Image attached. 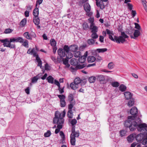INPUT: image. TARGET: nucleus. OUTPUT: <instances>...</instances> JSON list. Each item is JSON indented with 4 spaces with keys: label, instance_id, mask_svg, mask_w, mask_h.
<instances>
[{
    "label": "nucleus",
    "instance_id": "obj_1",
    "mask_svg": "<svg viewBox=\"0 0 147 147\" xmlns=\"http://www.w3.org/2000/svg\"><path fill=\"white\" fill-rule=\"evenodd\" d=\"M134 117L128 116V119L125 122L124 125L125 127H129L131 131H133L135 129L138 128L139 125H141L137 123L138 121H136L135 119L132 118H134Z\"/></svg>",
    "mask_w": 147,
    "mask_h": 147
},
{
    "label": "nucleus",
    "instance_id": "obj_2",
    "mask_svg": "<svg viewBox=\"0 0 147 147\" xmlns=\"http://www.w3.org/2000/svg\"><path fill=\"white\" fill-rule=\"evenodd\" d=\"M138 131H142V130L144 131V138L142 140L141 143L144 145L147 144V125L145 123L141 124L139 125L138 128Z\"/></svg>",
    "mask_w": 147,
    "mask_h": 147
},
{
    "label": "nucleus",
    "instance_id": "obj_3",
    "mask_svg": "<svg viewBox=\"0 0 147 147\" xmlns=\"http://www.w3.org/2000/svg\"><path fill=\"white\" fill-rule=\"evenodd\" d=\"M75 126H73L71 133L70 135V143L71 145L74 146L75 145L76 137H78L79 135L78 131H75Z\"/></svg>",
    "mask_w": 147,
    "mask_h": 147
},
{
    "label": "nucleus",
    "instance_id": "obj_4",
    "mask_svg": "<svg viewBox=\"0 0 147 147\" xmlns=\"http://www.w3.org/2000/svg\"><path fill=\"white\" fill-rule=\"evenodd\" d=\"M12 40V38H11L9 40L8 38H6L4 39H0V41L3 43V45L4 47H6L10 49H15L16 45L15 44H12L11 43L13 42L11 41Z\"/></svg>",
    "mask_w": 147,
    "mask_h": 147
},
{
    "label": "nucleus",
    "instance_id": "obj_5",
    "mask_svg": "<svg viewBox=\"0 0 147 147\" xmlns=\"http://www.w3.org/2000/svg\"><path fill=\"white\" fill-rule=\"evenodd\" d=\"M130 113L132 116H129L134 117L132 118L135 119L136 121H138V122L140 121V123H141V120L139 116H138V109L137 107H133L130 109Z\"/></svg>",
    "mask_w": 147,
    "mask_h": 147
},
{
    "label": "nucleus",
    "instance_id": "obj_6",
    "mask_svg": "<svg viewBox=\"0 0 147 147\" xmlns=\"http://www.w3.org/2000/svg\"><path fill=\"white\" fill-rule=\"evenodd\" d=\"M61 114H60L58 111L55 112V117L53 118V123L54 124L56 123H64V120L63 118L61 117Z\"/></svg>",
    "mask_w": 147,
    "mask_h": 147
},
{
    "label": "nucleus",
    "instance_id": "obj_7",
    "mask_svg": "<svg viewBox=\"0 0 147 147\" xmlns=\"http://www.w3.org/2000/svg\"><path fill=\"white\" fill-rule=\"evenodd\" d=\"M121 35L118 36L116 38L117 41V43H123L125 41V38H128L129 36L127 35L124 32H121Z\"/></svg>",
    "mask_w": 147,
    "mask_h": 147
},
{
    "label": "nucleus",
    "instance_id": "obj_8",
    "mask_svg": "<svg viewBox=\"0 0 147 147\" xmlns=\"http://www.w3.org/2000/svg\"><path fill=\"white\" fill-rule=\"evenodd\" d=\"M68 101L69 103L68 106L69 107L74 106L76 102L74 99V94L70 93L69 94L68 96Z\"/></svg>",
    "mask_w": 147,
    "mask_h": 147
},
{
    "label": "nucleus",
    "instance_id": "obj_9",
    "mask_svg": "<svg viewBox=\"0 0 147 147\" xmlns=\"http://www.w3.org/2000/svg\"><path fill=\"white\" fill-rule=\"evenodd\" d=\"M84 8L85 11L86 12V15L89 16H91L92 14V12H90L91 10V7L89 4L86 3L84 5Z\"/></svg>",
    "mask_w": 147,
    "mask_h": 147
},
{
    "label": "nucleus",
    "instance_id": "obj_10",
    "mask_svg": "<svg viewBox=\"0 0 147 147\" xmlns=\"http://www.w3.org/2000/svg\"><path fill=\"white\" fill-rule=\"evenodd\" d=\"M57 96L60 99V105L61 107H65L66 105V102L65 101V96L63 95H58Z\"/></svg>",
    "mask_w": 147,
    "mask_h": 147
},
{
    "label": "nucleus",
    "instance_id": "obj_11",
    "mask_svg": "<svg viewBox=\"0 0 147 147\" xmlns=\"http://www.w3.org/2000/svg\"><path fill=\"white\" fill-rule=\"evenodd\" d=\"M142 133L140 134L137 135H136V137L135 138L138 142H141L144 138V131L142 130Z\"/></svg>",
    "mask_w": 147,
    "mask_h": 147
},
{
    "label": "nucleus",
    "instance_id": "obj_12",
    "mask_svg": "<svg viewBox=\"0 0 147 147\" xmlns=\"http://www.w3.org/2000/svg\"><path fill=\"white\" fill-rule=\"evenodd\" d=\"M68 109L69 110L67 112V115L69 118H72L73 117V115L72 110H75V107H69V106H68Z\"/></svg>",
    "mask_w": 147,
    "mask_h": 147
},
{
    "label": "nucleus",
    "instance_id": "obj_13",
    "mask_svg": "<svg viewBox=\"0 0 147 147\" xmlns=\"http://www.w3.org/2000/svg\"><path fill=\"white\" fill-rule=\"evenodd\" d=\"M134 36L131 35L130 36L131 38L136 39V38L140 35V31L138 30H134Z\"/></svg>",
    "mask_w": 147,
    "mask_h": 147
},
{
    "label": "nucleus",
    "instance_id": "obj_14",
    "mask_svg": "<svg viewBox=\"0 0 147 147\" xmlns=\"http://www.w3.org/2000/svg\"><path fill=\"white\" fill-rule=\"evenodd\" d=\"M87 54L88 52L86 51L84 55L82 56L81 57H79L78 59L79 62L81 63H84L86 61V57L87 56Z\"/></svg>",
    "mask_w": 147,
    "mask_h": 147
},
{
    "label": "nucleus",
    "instance_id": "obj_15",
    "mask_svg": "<svg viewBox=\"0 0 147 147\" xmlns=\"http://www.w3.org/2000/svg\"><path fill=\"white\" fill-rule=\"evenodd\" d=\"M57 53L60 56L64 57L66 56L65 52L62 49H59L57 50Z\"/></svg>",
    "mask_w": 147,
    "mask_h": 147
},
{
    "label": "nucleus",
    "instance_id": "obj_16",
    "mask_svg": "<svg viewBox=\"0 0 147 147\" xmlns=\"http://www.w3.org/2000/svg\"><path fill=\"white\" fill-rule=\"evenodd\" d=\"M13 42H19L20 43H23L24 41V39L22 37H18L17 38H12Z\"/></svg>",
    "mask_w": 147,
    "mask_h": 147
},
{
    "label": "nucleus",
    "instance_id": "obj_17",
    "mask_svg": "<svg viewBox=\"0 0 147 147\" xmlns=\"http://www.w3.org/2000/svg\"><path fill=\"white\" fill-rule=\"evenodd\" d=\"M90 29L91 30V32H98V27L95 26L94 25L90 24Z\"/></svg>",
    "mask_w": 147,
    "mask_h": 147
},
{
    "label": "nucleus",
    "instance_id": "obj_18",
    "mask_svg": "<svg viewBox=\"0 0 147 147\" xmlns=\"http://www.w3.org/2000/svg\"><path fill=\"white\" fill-rule=\"evenodd\" d=\"M56 123L58 125L57 126V128L56 129L55 131V133L56 134H57L59 132L60 129L62 128V125L63 123Z\"/></svg>",
    "mask_w": 147,
    "mask_h": 147
},
{
    "label": "nucleus",
    "instance_id": "obj_19",
    "mask_svg": "<svg viewBox=\"0 0 147 147\" xmlns=\"http://www.w3.org/2000/svg\"><path fill=\"white\" fill-rule=\"evenodd\" d=\"M78 60L77 59L72 58L70 60V64L73 66H76L78 64Z\"/></svg>",
    "mask_w": 147,
    "mask_h": 147
},
{
    "label": "nucleus",
    "instance_id": "obj_20",
    "mask_svg": "<svg viewBox=\"0 0 147 147\" xmlns=\"http://www.w3.org/2000/svg\"><path fill=\"white\" fill-rule=\"evenodd\" d=\"M136 137V134H131L127 137V140L129 142H131L133 141Z\"/></svg>",
    "mask_w": 147,
    "mask_h": 147
},
{
    "label": "nucleus",
    "instance_id": "obj_21",
    "mask_svg": "<svg viewBox=\"0 0 147 147\" xmlns=\"http://www.w3.org/2000/svg\"><path fill=\"white\" fill-rule=\"evenodd\" d=\"M96 1V5L98 7H99L101 9H103L105 8V6L103 2L100 1L98 2L97 0Z\"/></svg>",
    "mask_w": 147,
    "mask_h": 147
},
{
    "label": "nucleus",
    "instance_id": "obj_22",
    "mask_svg": "<svg viewBox=\"0 0 147 147\" xmlns=\"http://www.w3.org/2000/svg\"><path fill=\"white\" fill-rule=\"evenodd\" d=\"M124 95L126 99L127 100L130 99L132 96V94L129 92H125Z\"/></svg>",
    "mask_w": 147,
    "mask_h": 147
},
{
    "label": "nucleus",
    "instance_id": "obj_23",
    "mask_svg": "<svg viewBox=\"0 0 147 147\" xmlns=\"http://www.w3.org/2000/svg\"><path fill=\"white\" fill-rule=\"evenodd\" d=\"M70 47V51L71 52H75L78 49V47L77 45H71Z\"/></svg>",
    "mask_w": 147,
    "mask_h": 147
},
{
    "label": "nucleus",
    "instance_id": "obj_24",
    "mask_svg": "<svg viewBox=\"0 0 147 147\" xmlns=\"http://www.w3.org/2000/svg\"><path fill=\"white\" fill-rule=\"evenodd\" d=\"M70 86L72 89L74 90L77 89L79 87V86L74 82L71 83Z\"/></svg>",
    "mask_w": 147,
    "mask_h": 147
},
{
    "label": "nucleus",
    "instance_id": "obj_25",
    "mask_svg": "<svg viewBox=\"0 0 147 147\" xmlns=\"http://www.w3.org/2000/svg\"><path fill=\"white\" fill-rule=\"evenodd\" d=\"M36 58V60L37 62L38 63V66L40 67L41 68H42V62L40 60V57H38V55L35 57Z\"/></svg>",
    "mask_w": 147,
    "mask_h": 147
},
{
    "label": "nucleus",
    "instance_id": "obj_26",
    "mask_svg": "<svg viewBox=\"0 0 147 147\" xmlns=\"http://www.w3.org/2000/svg\"><path fill=\"white\" fill-rule=\"evenodd\" d=\"M89 63H92L96 61V58L93 56H89L87 59Z\"/></svg>",
    "mask_w": 147,
    "mask_h": 147
},
{
    "label": "nucleus",
    "instance_id": "obj_27",
    "mask_svg": "<svg viewBox=\"0 0 147 147\" xmlns=\"http://www.w3.org/2000/svg\"><path fill=\"white\" fill-rule=\"evenodd\" d=\"M33 21L34 24L37 25H38L40 23V19L38 17H34Z\"/></svg>",
    "mask_w": 147,
    "mask_h": 147
},
{
    "label": "nucleus",
    "instance_id": "obj_28",
    "mask_svg": "<svg viewBox=\"0 0 147 147\" xmlns=\"http://www.w3.org/2000/svg\"><path fill=\"white\" fill-rule=\"evenodd\" d=\"M95 40L91 38L88 39L87 41V42L88 45H93L95 42Z\"/></svg>",
    "mask_w": 147,
    "mask_h": 147
},
{
    "label": "nucleus",
    "instance_id": "obj_29",
    "mask_svg": "<svg viewBox=\"0 0 147 147\" xmlns=\"http://www.w3.org/2000/svg\"><path fill=\"white\" fill-rule=\"evenodd\" d=\"M82 81H83L81 80L79 78H77L75 79L74 82L79 86L80 85V84L82 83Z\"/></svg>",
    "mask_w": 147,
    "mask_h": 147
},
{
    "label": "nucleus",
    "instance_id": "obj_30",
    "mask_svg": "<svg viewBox=\"0 0 147 147\" xmlns=\"http://www.w3.org/2000/svg\"><path fill=\"white\" fill-rule=\"evenodd\" d=\"M63 63L65 65V67L68 68L70 66V65L68 63V60L67 59H64L63 61Z\"/></svg>",
    "mask_w": 147,
    "mask_h": 147
},
{
    "label": "nucleus",
    "instance_id": "obj_31",
    "mask_svg": "<svg viewBox=\"0 0 147 147\" xmlns=\"http://www.w3.org/2000/svg\"><path fill=\"white\" fill-rule=\"evenodd\" d=\"M27 21L26 18H24L22 19L20 23V25L21 27H24L26 25Z\"/></svg>",
    "mask_w": 147,
    "mask_h": 147
},
{
    "label": "nucleus",
    "instance_id": "obj_32",
    "mask_svg": "<svg viewBox=\"0 0 147 147\" xmlns=\"http://www.w3.org/2000/svg\"><path fill=\"white\" fill-rule=\"evenodd\" d=\"M33 14L34 17H38L39 14L38 9V8H36L33 12Z\"/></svg>",
    "mask_w": 147,
    "mask_h": 147
},
{
    "label": "nucleus",
    "instance_id": "obj_33",
    "mask_svg": "<svg viewBox=\"0 0 147 147\" xmlns=\"http://www.w3.org/2000/svg\"><path fill=\"white\" fill-rule=\"evenodd\" d=\"M134 103V100L133 98H130L128 103V105L129 107H131L133 106Z\"/></svg>",
    "mask_w": 147,
    "mask_h": 147
},
{
    "label": "nucleus",
    "instance_id": "obj_34",
    "mask_svg": "<svg viewBox=\"0 0 147 147\" xmlns=\"http://www.w3.org/2000/svg\"><path fill=\"white\" fill-rule=\"evenodd\" d=\"M96 77L97 80L100 82L103 81L105 80V76L103 75H99L96 76Z\"/></svg>",
    "mask_w": 147,
    "mask_h": 147
},
{
    "label": "nucleus",
    "instance_id": "obj_35",
    "mask_svg": "<svg viewBox=\"0 0 147 147\" xmlns=\"http://www.w3.org/2000/svg\"><path fill=\"white\" fill-rule=\"evenodd\" d=\"M25 37L28 39L32 40V38L29 33L28 32H26L24 33L23 34Z\"/></svg>",
    "mask_w": 147,
    "mask_h": 147
},
{
    "label": "nucleus",
    "instance_id": "obj_36",
    "mask_svg": "<svg viewBox=\"0 0 147 147\" xmlns=\"http://www.w3.org/2000/svg\"><path fill=\"white\" fill-rule=\"evenodd\" d=\"M54 80L53 78L51 76H48L47 78V80L48 81V82L49 83L51 84H53L54 83Z\"/></svg>",
    "mask_w": 147,
    "mask_h": 147
},
{
    "label": "nucleus",
    "instance_id": "obj_37",
    "mask_svg": "<svg viewBox=\"0 0 147 147\" xmlns=\"http://www.w3.org/2000/svg\"><path fill=\"white\" fill-rule=\"evenodd\" d=\"M63 49L64 50V51L67 53L70 51V47L68 46L65 45L64 46Z\"/></svg>",
    "mask_w": 147,
    "mask_h": 147
},
{
    "label": "nucleus",
    "instance_id": "obj_38",
    "mask_svg": "<svg viewBox=\"0 0 147 147\" xmlns=\"http://www.w3.org/2000/svg\"><path fill=\"white\" fill-rule=\"evenodd\" d=\"M50 44L53 47L56 46V42L54 39H52L50 40Z\"/></svg>",
    "mask_w": 147,
    "mask_h": 147
},
{
    "label": "nucleus",
    "instance_id": "obj_39",
    "mask_svg": "<svg viewBox=\"0 0 147 147\" xmlns=\"http://www.w3.org/2000/svg\"><path fill=\"white\" fill-rule=\"evenodd\" d=\"M38 79V75L32 78H31V83H34L36 82Z\"/></svg>",
    "mask_w": 147,
    "mask_h": 147
},
{
    "label": "nucleus",
    "instance_id": "obj_40",
    "mask_svg": "<svg viewBox=\"0 0 147 147\" xmlns=\"http://www.w3.org/2000/svg\"><path fill=\"white\" fill-rule=\"evenodd\" d=\"M91 37L92 38L96 40V39L98 38V36L96 34V32H93L92 33L91 35Z\"/></svg>",
    "mask_w": 147,
    "mask_h": 147
},
{
    "label": "nucleus",
    "instance_id": "obj_41",
    "mask_svg": "<svg viewBox=\"0 0 147 147\" xmlns=\"http://www.w3.org/2000/svg\"><path fill=\"white\" fill-rule=\"evenodd\" d=\"M119 90L122 92H124L126 90V87L123 84H121L119 87Z\"/></svg>",
    "mask_w": 147,
    "mask_h": 147
},
{
    "label": "nucleus",
    "instance_id": "obj_42",
    "mask_svg": "<svg viewBox=\"0 0 147 147\" xmlns=\"http://www.w3.org/2000/svg\"><path fill=\"white\" fill-rule=\"evenodd\" d=\"M82 26L83 29L85 30H87L89 28V26L88 24L86 22L83 23Z\"/></svg>",
    "mask_w": 147,
    "mask_h": 147
},
{
    "label": "nucleus",
    "instance_id": "obj_43",
    "mask_svg": "<svg viewBox=\"0 0 147 147\" xmlns=\"http://www.w3.org/2000/svg\"><path fill=\"white\" fill-rule=\"evenodd\" d=\"M107 50V48L97 49H96V51L98 53H103Z\"/></svg>",
    "mask_w": 147,
    "mask_h": 147
},
{
    "label": "nucleus",
    "instance_id": "obj_44",
    "mask_svg": "<svg viewBox=\"0 0 147 147\" xmlns=\"http://www.w3.org/2000/svg\"><path fill=\"white\" fill-rule=\"evenodd\" d=\"M126 131L124 130H122L120 131V136L121 137L125 136H126Z\"/></svg>",
    "mask_w": 147,
    "mask_h": 147
},
{
    "label": "nucleus",
    "instance_id": "obj_45",
    "mask_svg": "<svg viewBox=\"0 0 147 147\" xmlns=\"http://www.w3.org/2000/svg\"><path fill=\"white\" fill-rule=\"evenodd\" d=\"M96 78L94 76H92L89 78L88 80L90 83L94 82L96 80Z\"/></svg>",
    "mask_w": 147,
    "mask_h": 147
},
{
    "label": "nucleus",
    "instance_id": "obj_46",
    "mask_svg": "<svg viewBox=\"0 0 147 147\" xmlns=\"http://www.w3.org/2000/svg\"><path fill=\"white\" fill-rule=\"evenodd\" d=\"M86 66V65L85 64H83L82 65H77L76 66V68L77 69H81L84 68Z\"/></svg>",
    "mask_w": 147,
    "mask_h": 147
},
{
    "label": "nucleus",
    "instance_id": "obj_47",
    "mask_svg": "<svg viewBox=\"0 0 147 147\" xmlns=\"http://www.w3.org/2000/svg\"><path fill=\"white\" fill-rule=\"evenodd\" d=\"M109 38L111 40L113 41H115L116 42H117V40L116 38H117V37H118L117 36H114V38H113V37L112 36V34L110 35H109Z\"/></svg>",
    "mask_w": 147,
    "mask_h": 147
},
{
    "label": "nucleus",
    "instance_id": "obj_48",
    "mask_svg": "<svg viewBox=\"0 0 147 147\" xmlns=\"http://www.w3.org/2000/svg\"><path fill=\"white\" fill-rule=\"evenodd\" d=\"M31 55H33V56L35 57L38 55L37 54L36 52L35 51L34 48L32 49L31 51Z\"/></svg>",
    "mask_w": 147,
    "mask_h": 147
},
{
    "label": "nucleus",
    "instance_id": "obj_49",
    "mask_svg": "<svg viewBox=\"0 0 147 147\" xmlns=\"http://www.w3.org/2000/svg\"><path fill=\"white\" fill-rule=\"evenodd\" d=\"M74 56L76 57H78L80 56V52L79 51H76L74 53Z\"/></svg>",
    "mask_w": 147,
    "mask_h": 147
},
{
    "label": "nucleus",
    "instance_id": "obj_50",
    "mask_svg": "<svg viewBox=\"0 0 147 147\" xmlns=\"http://www.w3.org/2000/svg\"><path fill=\"white\" fill-rule=\"evenodd\" d=\"M66 58L67 59H70L73 57V54L70 52H68L66 54Z\"/></svg>",
    "mask_w": 147,
    "mask_h": 147
},
{
    "label": "nucleus",
    "instance_id": "obj_51",
    "mask_svg": "<svg viewBox=\"0 0 147 147\" xmlns=\"http://www.w3.org/2000/svg\"><path fill=\"white\" fill-rule=\"evenodd\" d=\"M134 24L135 25V28L137 29V30H141V27L139 24L136 23H135Z\"/></svg>",
    "mask_w": 147,
    "mask_h": 147
},
{
    "label": "nucleus",
    "instance_id": "obj_52",
    "mask_svg": "<svg viewBox=\"0 0 147 147\" xmlns=\"http://www.w3.org/2000/svg\"><path fill=\"white\" fill-rule=\"evenodd\" d=\"M108 66L109 69H112L114 67V65L112 62H110L109 63Z\"/></svg>",
    "mask_w": 147,
    "mask_h": 147
},
{
    "label": "nucleus",
    "instance_id": "obj_53",
    "mask_svg": "<svg viewBox=\"0 0 147 147\" xmlns=\"http://www.w3.org/2000/svg\"><path fill=\"white\" fill-rule=\"evenodd\" d=\"M51 135V132L50 131L48 130L45 133L44 136L45 137H49Z\"/></svg>",
    "mask_w": 147,
    "mask_h": 147
},
{
    "label": "nucleus",
    "instance_id": "obj_54",
    "mask_svg": "<svg viewBox=\"0 0 147 147\" xmlns=\"http://www.w3.org/2000/svg\"><path fill=\"white\" fill-rule=\"evenodd\" d=\"M63 57L60 56L59 57H57V63H60L61 62L63 61L64 58H63Z\"/></svg>",
    "mask_w": 147,
    "mask_h": 147
},
{
    "label": "nucleus",
    "instance_id": "obj_55",
    "mask_svg": "<svg viewBox=\"0 0 147 147\" xmlns=\"http://www.w3.org/2000/svg\"><path fill=\"white\" fill-rule=\"evenodd\" d=\"M77 122V120L75 119H74L71 120V124L72 126H75L74 125H76Z\"/></svg>",
    "mask_w": 147,
    "mask_h": 147
},
{
    "label": "nucleus",
    "instance_id": "obj_56",
    "mask_svg": "<svg viewBox=\"0 0 147 147\" xmlns=\"http://www.w3.org/2000/svg\"><path fill=\"white\" fill-rule=\"evenodd\" d=\"M112 86L114 87H117L119 85V83L117 82H114L111 83Z\"/></svg>",
    "mask_w": 147,
    "mask_h": 147
},
{
    "label": "nucleus",
    "instance_id": "obj_57",
    "mask_svg": "<svg viewBox=\"0 0 147 147\" xmlns=\"http://www.w3.org/2000/svg\"><path fill=\"white\" fill-rule=\"evenodd\" d=\"M13 30L10 28L6 29L4 32V33L5 34H9Z\"/></svg>",
    "mask_w": 147,
    "mask_h": 147
},
{
    "label": "nucleus",
    "instance_id": "obj_58",
    "mask_svg": "<svg viewBox=\"0 0 147 147\" xmlns=\"http://www.w3.org/2000/svg\"><path fill=\"white\" fill-rule=\"evenodd\" d=\"M23 43L22 45L23 46L25 47H28V41L27 40H25L24 42H23Z\"/></svg>",
    "mask_w": 147,
    "mask_h": 147
},
{
    "label": "nucleus",
    "instance_id": "obj_59",
    "mask_svg": "<svg viewBox=\"0 0 147 147\" xmlns=\"http://www.w3.org/2000/svg\"><path fill=\"white\" fill-rule=\"evenodd\" d=\"M64 87H63L62 88H61L60 86L58 87V90L59 91V92L60 94H62L64 92Z\"/></svg>",
    "mask_w": 147,
    "mask_h": 147
},
{
    "label": "nucleus",
    "instance_id": "obj_60",
    "mask_svg": "<svg viewBox=\"0 0 147 147\" xmlns=\"http://www.w3.org/2000/svg\"><path fill=\"white\" fill-rule=\"evenodd\" d=\"M127 5L128 9L129 10H131L132 9L133 7V5H132L129 3H127Z\"/></svg>",
    "mask_w": 147,
    "mask_h": 147
},
{
    "label": "nucleus",
    "instance_id": "obj_61",
    "mask_svg": "<svg viewBox=\"0 0 147 147\" xmlns=\"http://www.w3.org/2000/svg\"><path fill=\"white\" fill-rule=\"evenodd\" d=\"M51 59L55 63H57V61L56 57L53 56H51Z\"/></svg>",
    "mask_w": 147,
    "mask_h": 147
},
{
    "label": "nucleus",
    "instance_id": "obj_62",
    "mask_svg": "<svg viewBox=\"0 0 147 147\" xmlns=\"http://www.w3.org/2000/svg\"><path fill=\"white\" fill-rule=\"evenodd\" d=\"M86 47V45H83L81 46L80 47L79 50L80 51H83L84 50V49Z\"/></svg>",
    "mask_w": 147,
    "mask_h": 147
},
{
    "label": "nucleus",
    "instance_id": "obj_63",
    "mask_svg": "<svg viewBox=\"0 0 147 147\" xmlns=\"http://www.w3.org/2000/svg\"><path fill=\"white\" fill-rule=\"evenodd\" d=\"M54 84L56 85H57L58 87L60 86V85L59 82L57 80H54Z\"/></svg>",
    "mask_w": 147,
    "mask_h": 147
},
{
    "label": "nucleus",
    "instance_id": "obj_64",
    "mask_svg": "<svg viewBox=\"0 0 147 147\" xmlns=\"http://www.w3.org/2000/svg\"><path fill=\"white\" fill-rule=\"evenodd\" d=\"M104 37L103 36H99V41L101 43H103L104 42Z\"/></svg>",
    "mask_w": 147,
    "mask_h": 147
}]
</instances>
